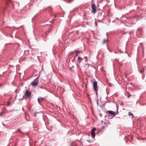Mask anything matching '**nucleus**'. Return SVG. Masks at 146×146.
I'll list each match as a JSON object with an SVG mask.
<instances>
[{
  "mask_svg": "<svg viewBox=\"0 0 146 146\" xmlns=\"http://www.w3.org/2000/svg\"><path fill=\"white\" fill-rule=\"evenodd\" d=\"M10 102H9L7 104V106H9L10 105Z\"/></svg>",
  "mask_w": 146,
  "mask_h": 146,
  "instance_id": "nucleus-19",
  "label": "nucleus"
},
{
  "mask_svg": "<svg viewBox=\"0 0 146 146\" xmlns=\"http://www.w3.org/2000/svg\"><path fill=\"white\" fill-rule=\"evenodd\" d=\"M108 41V40L106 39H104L103 41V42H102V43L103 44H104L106 42H107Z\"/></svg>",
  "mask_w": 146,
  "mask_h": 146,
  "instance_id": "nucleus-11",
  "label": "nucleus"
},
{
  "mask_svg": "<svg viewBox=\"0 0 146 146\" xmlns=\"http://www.w3.org/2000/svg\"><path fill=\"white\" fill-rule=\"evenodd\" d=\"M108 112L111 115H114V116H115V112L113 111L109 110L108 111Z\"/></svg>",
  "mask_w": 146,
  "mask_h": 146,
  "instance_id": "nucleus-6",
  "label": "nucleus"
},
{
  "mask_svg": "<svg viewBox=\"0 0 146 146\" xmlns=\"http://www.w3.org/2000/svg\"><path fill=\"white\" fill-rule=\"evenodd\" d=\"M95 92H96V95L97 96L98 95V93H97V91H95Z\"/></svg>",
  "mask_w": 146,
  "mask_h": 146,
  "instance_id": "nucleus-20",
  "label": "nucleus"
},
{
  "mask_svg": "<svg viewBox=\"0 0 146 146\" xmlns=\"http://www.w3.org/2000/svg\"><path fill=\"white\" fill-rule=\"evenodd\" d=\"M40 100L41 101H42L43 100H44V98L41 97H40Z\"/></svg>",
  "mask_w": 146,
  "mask_h": 146,
  "instance_id": "nucleus-14",
  "label": "nucleus"
},
{
  "mask_svg": "<svg viewBox=\"0 0 146 146\" xmlns=\"http://www.w3.org/2000/svg\"><path fill=\"white\" fill-rule=\"evenodd\" d=\"M3 124L4 125V124L3 123Z\"/></svg>",
  "mask_w": 146,
  "mask_h": 146,
  "instance_id": "nucleus-26",
  "label": "nucleus"
},
{
  "mask_svg": "<svg viewBox=\"0 0 146 146\" xmlns=\"http://www.w3.org/2000/svg\"><path fill=\"white\" fill-rule=\"evenodd\" d=\"M97 104H98V100H97Z\"/></svg>",
  "mask_w": 146,
  "mask_h": 146,
  "instance_id": "nucleus-25",
  "label": "nucleus"
},
{
  "mask_svg": "<svg viewBox=\"0 0 146 146\" xmlns=\"http://www.w3.org/2000/svg\"><path fill=\"white\" fill-rule=\"evenodd\" d=\"M74 53H75V51H74V52H71L70 53V54L72 55L74 54Z\"/></svg>",
  "mask_w": 146,
  "mask_h": 146,
  "instance_id": "nucleus-15",
  "label": "nucleus"
},
{
  "mask_svg": "<svg viewBox=\"0 0 146 146\" xmlns=\"http://www.w3.org/2000/svg\"><path fill=\"white\" fill-rule=\"evenodd\" d=\"M38 77L35 79L34 81L31 82V84L33 86H36L38 82Z\"/></svg>",
  "mask_w": 146,
  "mask_h": 146,
  "instance_id": "nucleus-1",
  "label": "nucleus"
},
{
  "mask_svg": "<svg viewBox=\"0 0 146 146\" xmlns=\"http://www.w3.org/2000/svg\"><path fill=\"white\" fill-rule=\"evenodd\" d=\"M93 87L94 90L95 91H98V88L97 86V82L96 81H95L93 83Z\"/></svg>",
  "mask_w": 146,
  "mask_h": 146,
  "instance_id": "nucleus-2",
  "label": "nucleus"
},
{
  "mask_svg": "<svg viewBox=\"0 0 146 146\" xmlns=\"http://www.w3.org/2000/svg\"><path fill=\"white\" fill-rule=\"evenodd\" d=\"M108 50H109V51H110V52H111V51H112V50H109L108 49Z\"/></svg>",
  "mask_w": 146,
  "mask_h": 146,
  "instance_id": "nucleus-24",
  "label": "nucleus"
},
{
  "mask_svg": "<svg viewBox=\"0 0 146 146\" xmlns=\"http://www.w3.org/2000/svg\"><path fill=\"white\" fill-rule=\"evenodd\" d=\"M27 98H29L31 96V93L29 90H26L25 94Z\"/></svg>",
  "mask_w": 146,
  "mask_h": 146,
  "instance_id": "nucleus-3",
  "label": "nucleus"
},
{
  "mask_svg": "<svg viewBox=\"0 0 146 146\" xmlns=\"http://www.w3.org/2000/svg\"><path fill=\"white\" fill-rule=\"evenodd\" d=\"M78 62L80 63L83 60V59L80 56H79L78 57Z\"/></svg>",
  "mask_w": 146,
  "mask_h": 146,
  "instance_id": "nucleus-9",
  "label": "nucleus"
},
{
  "mask_svg": "<svg viewBox=\"0 0 146 146\" xmlns=\"http://www.w3.org/2000/svg\"><path fill=\"white\" fill-rule=\"evenodd\" d=\"M72 67L73 68H74V66L73 65L72 66Z\"/></svg>",
  "mask_w": 146,
  "mask_h": 146,
  "instance_id": "nucleus-23",
  "label": "nucleus"
},
{
  "mask_svg": "<svg viewBox=\"0 0 146 146\" xmlns=\"http://www.w3.org/2000/svg\"><path fill=\"white\" fill-rule=\"evenodd\" d=\"M51 16H54L53 14H51Z\"/></svg>",
  "mask_w": 146,
  "mask_h": 146,
  "instance_id": "nucleus-22",
  "label": "nucleus"
},
{
  "mask_svg": "<svg viewBox=\"0 0 146 146\" xmlns=\"http://www.w3.org/2000/svg\"><path fill=\"white\" fill-rule=\"evenodd\" d=\"M96 129V127L93 128L92 129V130L91 131H94Z\"/></svg>",
  "mask_w": 146,
  "mask_h": 146,
  "instance_id": "nucleus-16",
  "label": "nucleus"
},
{
  "mask_svg": "<svg viewBox=\"0 0 146 146\" xmlns=\"http://www.w3.org/2000/svg\"><path fill=\"white\" fill-rule=\"evenodd\" d=\"M81 52L80 50H75V53L76 54V56H78V55Z\"/></svg>",
  "mask_w": 146,
  "mask_h": 146,
  "instance_id": "nucleus-7",
  "label": "nucleus"
},
{
  "mask_svg": "<svg viewBox=\"0 0 146 146\" xmlns=\"http://www.w3.org/2000/svg\"><path fill=\"white\" fill-rule=\"evenodd\" d=\"M92 8L94 11V13H95L96 12V8L95 5L94 4L92 5Z\"/></svg>",
  "mask_w": 146,
  "mask_h": 146,
  "instance_id": "nucleus-4",
  "label": "nucleus"
},
{
  "mask_svg": "<svg viewBox=\"0 0 146 146\" xmlns=\"http://www.w3.org/2000/svg\"><path fill=\"white\" fill-rule=\"evenodd\" d=\"M51 31V29L50 28H49V29L48 30V31L46 32V34L47 35L48 33H50V32Z\"/></svg>",
  "mask_w": 146,
  "mask_h": 146,
  "instance_id": "nucleus-10",
  "label": "nucleus"
},
{
  "mask_svg": "<svg viewBox=\"0 0 146 146\" xmlns=\"http://www.w3.org/2000/svg\"><path fill=\"white\" fill-rule=\"evenodd\" d=\"M128 114L129 115V116H132V117H133L134 116L133 114L131 112H129L128 113Z\"/></svg>",
  "mask_w": 146,
  "mask_h": 146,
  "instance_id": "nucleus-12",
  "label": "nucleus"
},
{
  "mask_svg": "<svg viewBox=\"0 0 146 146\" xmlns=\"http://www.w3.org/2000/svg\"><path fill=\"white\" fill-rule=\"evenodd\" d=\"M67 3H70L71 2V1L70 0V1H69L68 2H66Z\"/></svg>",
  "mask_w": 146,
  "mask_h": 146,
  "instance_id": "nucleus-21",
  "label": "nucleus"
},
{
  "mask_svg": "<svg viewBox=\"0 0 146 146\" xmlns=\"http://www.w3.org/2000/svg\"><path fill=\"white\" fill-rule=\"evenodd\" d=\"M91 136L92 137V138H94L95 136V133L94 131H91Z\"/></svg>",
  "mask_w": 146,
  "mask_h": 146,
  "instance_id": "nucleus-8",
  "label": "nucleus"
},
{
  "mask_svg": "<svg viewBox=\"0 0 146 146\" xmlns=\"http://www.w3.org/2000/svg\"><path fill=\"white\" fill-rule=\"evenodd\" d=\"M40 98H39L38 99V103L40 104Z\"/></svg>",
  "mask_w": 146,
  "mask_h": 146,
  "instance_id": "nucleus-18",
  "label": "nucleus"
},
{
  "mask_svg": "<svg viewBox=\"0 0 146 146\" xmlns=\"http://www.w3.org/2000/svg\"><path fill=\"white\" fill-rule=\"evenodd\" d=\"M144 72V70H141L140 71V72L141 73H143Z\"/></svg>",
  "mask_w": 146,
  "mask_h": 146,
  "instance_id": "nucleus-17",
  "label": "nucleus"
},
{
  "mask_svg": "<svg viewBox=\"0 0 146 146\" xmlns=\"http://www.w3.org/2000/svg\"><path fill=\"white\" fill-rule=\"evenodd\" d=\"M4 114V112H1L0 113V116L2 117Z\"/></svg>",
  "mask_w": 146,
  "mask_h": 146,
  "instance_id": "nucleus-13",
  "label": "nucleus"
},
{
  "mask_svg": "<svg viewBox=\"0 0 146 146\" xmlns=\"http://www.w3.org/2000/svg\"><path fill=\"white\" fill-rule=\"evenodd\" d=\"M52 10V8L50 7H49L47 8H45L43 10L44 11H46V12H47V11L48 12H49L50 11H51Z\"/></svg>",
  "mask_w": 146,
  "mask_h": 146,
  "instance_id": "nucleus-5",
  "label": "nucleus"
}]
</instances>
